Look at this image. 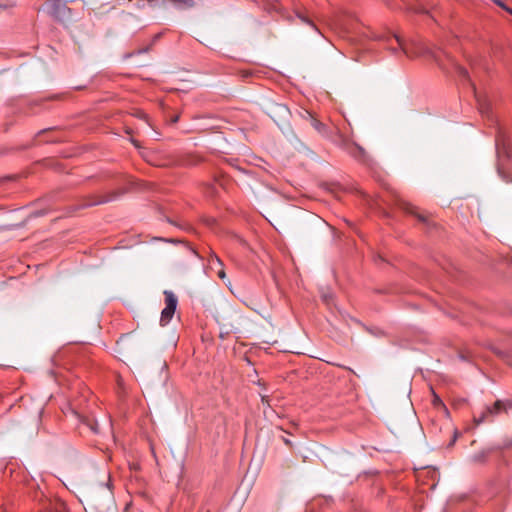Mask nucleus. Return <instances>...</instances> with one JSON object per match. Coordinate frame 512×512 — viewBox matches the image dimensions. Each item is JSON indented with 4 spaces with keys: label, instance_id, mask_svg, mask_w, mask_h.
I'll return each mask as SVG.
<instances>
[{
    "label": "nucleus",
    "instance_id": "nucleus-3",
    "mask_svg": "<svg viewBox=\"0 0 512 512\" xmlns=\"http://www.w3.org/2000/svg\"><path fill=\"white\" fill-rule=\"evenodd\" d=\"M43 11L59 22L65 21L70 15V9L65 0H46Z\"/></svg>",
    "mask_w": 512,
    "mask_h": 512
},
{
    "label": "nucleus",
    "instance_id": "nucleus-15",
    "mask_svg": "<svg viewBox=\"0 0 512 512\" xmlns=\"http://www.w3.org/2000/svg\"><path fill=\"white\" fill-rule=\"evenodd\" d=\"M298 17L305 23L311 25L316 31H318L317 27L314 25L313 22H311L309 19H307L306 17L302 16V15H298Z\"/></svg>",
    "mask_w": 512,
    "mask_h": 512
},
{
    "label": "nucleus",
    "instance_id": "nucleus-12",
    "mask_svg": "<svg viewBox=\"0 0 512 512\" xmlns=\"http://www.w3.org/2000/svg\"><path fill=\"white\" fill-rule=\"evenodd\" d=\"M455 69L461 77L468 79V71L465 68L455 64Z\"/></svg>",
    "mask_w": 512,
    "mask_h": 512
},
{
    "label": "nucleus",
    "instance_id": "nucleus-6",
    "mask_svg": "<svg viewBox=\"0 0 512 512\" xmlns=\"http://www.w3.org/2000/svg\"><path fill=\"white\" fill-rule=\"evenodd\" d=\"M490 453V449H483L481 451H478L471 456V462L475 464H483L487 461Z\"/></svg>",
    "mask_w": 512,
    "mask_h": 512
},
{
    "label": "nucleus",
    "instance_id": "nucleus-21",
    "mask_svg": "<svg viewBox=\"0 0 512 512\" xmlns=\"http://www.w3.org/2000/svg\"><path fill=\"white\" fill-rule=\"evenodd\" d=\"M105 487H107V488H108V490H109V493H110V494H112V492H111V488H110V477H108V481H107V483L105 484Z\"/></svg>",
    "mask_w": 512,
    "mask_h": 512
},
{
    "label": "nucleus",
    "instance_id": "nucleus-13",
    "mask_svg": "<svg viewBox=\"0 0 512 512\" xmlns=\"http://www.w3.org/2000/svg\"><path fill=\"white\" fill-rule=\"evenodd\" d=\"M497 6L501 7L502 9H504L505 11H507L509 14L512 15V9L507 7L505 5L504 2H502L501 0H492Z\"/></svg>",
    "mask_w": 512,
    "mask_h": 512
},
{
    "label": "nucleus",
    "instance_id": "nucleus-8",
    "mask_svg": "<svg viewBox=\"0 0 512 512\" xmlns=\"http://www.w3.org/2000/svg\"><path fill=\"white\" fill-rule=\"evenodd\" d=\"M478 109L482 115L488 116L491 110L490 103L486 99H478Z\"/></svg>",
    "mask_w": 512,
    "mask_h": 512
},
{
    "label": "nucleus",
    "instance_id": "nucleus-18",
    "mask_svg": "<svg viewBox=\"0 0 512 512\" xmlns=\"http://www.w3.org/2000/svg\"><path fill=\"white\" fill-rule=\"evenodd\" d=\"M330 299H331L330 296L323 295V300L325 301L326 304H330Z\"/></svg>",
    "mask_w": 512,
    "mask_h": 512
},
{
    "label": "nucleus",
    "instance_id": "nucleus-16",
    "mask_svg": "<svg viewBox=\"0 0 512 512\" xmlns=\"http://www.w3.org/2000/svg\"><path fill=\"white\" fill-rule=\"evenodd\" d=\"M217 275L220 279H224L226 277V274H225V271H224V268L221 267V268H218L217 270Z\"/></svg>",
    "mask_w": 512,
    "mask_h": 512
},
{
    "label": "nucleus",
    "instance_id": "nucleus-4",
    "mask_svg": "<svg viewBox=\"0 0 512 512\" xmlns=\"http://www.w3.org/2000/svg\"><path fill=\"white\" fill-rule=\"evenodd\" d=\"M165 307L161 312L160 324L166 326L172 319L178 304V299L172 291H164Z\"/></svg>",
    "mask_w": 512,
    "mask_h": 512
},
{
    "label": "nucleus",
    "instance_id": "nucleus-10",
    "mask_svg": "<svg viewBox=\"0 0 512 512\" xmlns=\"http://www.w3.org/2000/svg\"><path fill=\"white\" fill-rule=\"evenodd\" d=\"M403 209H404L407 213H410V214H414V215H416V216L419 218V220H421V221H423V222H425V221H426V219H425V217H424V216H422V215H420V214H418V213L416 212V208H415L413 205L408 204V203H405V204L403 205Z\"/></svg>",
    "mask_w": 512,
    "mask_h": 512
},
{
    "label": "nucleus",
    "instance_id": "nucleus-2",
    "mask_svg": "<svg viewBox=\"0 0 512 512\" xmlns=\"http://www.w3.org/2000/svg\"><path fill=\"white\" fill-rule=\"evenodd\" d=\"M512 409V401L503 402L497 400L491 406L484 407L478 414H474V421L477 424L484 423L486 421H492L494 417L501 414L502 412H508Z\"/></svg>",
    "mask_w": 512,
    "mask_h": 512
},
{
    "label": "nucleus",
    "instance_id": "nucleus-17",
    "mask_svg": "<svg viewBox=\"0 0 512 512\" xmlns=\"http://www.w3.org/2000/svg\"><path fill=\"white\" fill-rule=\"evenodd\" d=\"M433 57H434V59H435L437 62H439V64H440V65H443V64L441 63V59H440V55H439V54H434V55H433Z\"/></svg>",
    "mask_w": 512,
    "mask_h": 512
},
{
    "label": "nucleus",
    "instance_id": "nucleus-20",
    "mask_svg": "<svg viewBox=\"0 0 512 512\" xmlns=\"http://www.w3.org/2000/svg\"><path fill=\"white\" fill-rule=\"evenodd\" d=\"M434 402H435V405H437V404L443 405L441 399L438 396H435Z\"/></svg>",
    "mask_w": 512,
    "mask_h": 512
},
{
    "label": "nucleus",
    "instance_id": "nucleus-22",
    "mask_svg": "<svg viewBox=\"0 0 512 512\" xmlns=\"http://www.w3.org/2000/svg\"><path fill=\"white\" fill-rule=\"evenodd\" d=\"M283 441H284V443H285L286 445H288V446H292V442H291L289 439H287V438H283Z\"/></svg>",
    "mask_w": 512,
    "mask_h": 512
},
{
    "label": "nucleus",
    "instance_id": "nucleus-23",
    "mask_svg": "<svg viewBox=\"0 0 512 512\" xmlns=\"http://www.w3.org/2000/svg\"><path fill=\"white\" fill-rule=\"evenodd\" d=\"M131 141H132V143L134 144L135 147H139V144H138V142L136 140L132 139Z\"/></svg>",
    "mask_w": 512,
    "mask_h": 512
},
{
    "label": "nucleus",
    "instance_id": "nucleus-24",
    "mask_svg": "<svg viewBox=\"0 0 512 512\" xmlns=\"http://www.w3.org/2000/svg\"><path fill=\"white\" fill-rule=\"evenodd\" d=\"M39 512H49V511H47V510H41V511H39Z\"/></svg>",
    "mask_w": 512,
    "mask_h": 512
},
{
    "label": "nucleus",
    "instance_id": "nucleus-9",
    "mask_svg": "<svg viewBox=\"0 0 512 512\" xmlns=\"http://www.w3.org/2000/svg\"><path fill=\"white\" fill-rule=\"evenodd\" d=\"M209 264H210L211 269L223 267V262L216 254H212L210 256Z\"/></svg>",
    "mask_w": 512,
    "mask_h": 512
},
{
    "label": "nucleus",
    "instance_id": "nucleus-1",
    "mask_svg": "<svg viewBox=\"0 0 512 512\" xmlns=\"http://www.w3.org/2000/svg\"><path fill=\"white\" fill-rule=\"evenodd\" d=\"M495 146L500 162L497 167L498 174L505 182H511L509 174L503 169L502 162L512 158V147L507 135L503 131H498L495 138Z\"/></svg>",
    "mask_w": 512,
    "mask_h": 512
},
{
    "label": "nucleus",
    "instance_id": "nucleus-11",
    "mask_svg": "<svg viewBox=\"0 0 512 512\" xmlns=\"http://www.w3.org/2000/svg\"><path fill=\"white\" fill-rule=\"evenodd\" d=\"M312 126L319 132L324 134L326 132V126L317 119H312Z\"/></svg>",
    "mask_w": 512,
    "mask_h": 512
},
{
    "label": "nucleus",
    "instance_id": "nucleus-19",
    "mask_svg": "<svg viewBox=\"0 0 512 512\" xmlns=\"http://www.w3.org/2000/svg\"><path fill=\"white\" fill-rule=\"evenodd\" d=\"M139 117L143 118L145 121H148V116L143 112L139 113Z\"/></svg>",
    "mask_w": 512,
    "mask_h": 512
},
{
    "label": "nucleus",
    "instance_id": "nucleus-14",
    "mask_svg": "<svg viewBox=\"0 0 512 512\" xmlns=\"http://www.w3.org/2000/svg\"><path fill=\"white\" fill-rule=\"evenodd\" d=\"M394 37H395L399 47L404 51V53L407 54L408 51H407V48H406V46L404 44V41L399 36H397V35H395Z\"/></svg>",
    "mask_w": 512,
    "mask_h": 512
},
{
    "label": "nucleus",
    "instance_id": "nucleus-5",
    "mask_svg": "<svg viewBox=\"0 0 512 512\" xmlns=\"http://www.w3.org/2000/svg\"><path fill=\"white\" fill-rule=\"evenodd\" d=\"M342 148L350 154L352 157L363 160L365 158V150L358 144L351 142L349 140H344L342 143Z\"/></svg>",
    "mask_w": 512,
    "mask_h": 512
},
{
    "label": "nucleus",
    "instance_id": "nucleus-25",
    "mask_svg": "<svg viewBox=\"0 0 512 512\" xmlns=\"http://www.w3.org/2000/svg\"><path fill=\"white\" fill-rule=\"evenodd\" d=\"M1 512H6V511H1Z\"/></svg>",
    "mask_w": 512,
    "mask_h": 512
},
{
    "label": "nucleus",
    "instance_id": "nucleus-7",
    "mask_svg": "<svg viewBox=\"0 0 512 512\" xmlns=\"http://www.w3.org/2000/svg\"><path fill=\"white\" fill-rule=\"evenodd\" d=\"M114 198H115L114 194L105 195V196H99L96 199H94L93 201H89V202L85 203L83 205V207H89V206H94V205H98V204L107 203L109 201H112Z\"/></svg>",
    "mask_w": 512,
    "mask_h": 512
}]
</instances>
